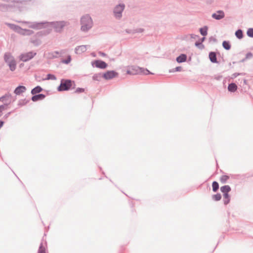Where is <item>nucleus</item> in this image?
<instances>
[{
  "label": "nucleus",
  "mask_w": 253,
  "mask_h": 253,
  "mask_svg": "<svg viewBox=\"0 0 253 253\" xmlns=\"http://www.w3.org/2000/svg\"><path fill=\"white\" fill-rule=\"evenodd\" d=\"M209 58L212 62H216V56L214 52H211L209 54Z\"/></svg>",
  "instance_id": "dca6fc26"
},
{
  "label": "nucleus",
  "mask_w": 253,
  "mask_h": 253,
  "mask_svg": "<svg viewBox=\"0 0 253 253\" xmlns=\"http://www.w3.org/2000/svg\"><path fill=\"white\" fill-rule=\"evenodd\" d=\"M92 65L96 67L101 69H105L107 67V64L101 60H95L92 62Z\"/></svg>",
  "instance_id": "1a4fd4ad"
},
{
  "label": "nucleus",
  "mask_w": 253,
  "mask_h": 253,
  "mask_svg": "<svg viewBox=\"0 0 253 253\" xmlns=\"http://www.w3.org/2000/svg\"><path fill=\"white\" fill-rule=\"evenodd\" d=\"M124 7V4H119L115 7L114 10V13L116 17L120 18L121 16V13L123 11Z\"/></svg>",
  "instance_id": "6e6552de"
},
{
  "label": "nucleus",
  "mask_w": 253,
  "mask_h": 253,
  "mask_svg": "<svg viewBox=\"0 0 253 253\" xmlns=\"http://www.w3.org/2000/svg\"><path fill=\"white\" fill-rule=\"evenodd\" d=\"M38 253H45V252L43 248H40L39 250Z\"/></svg>",
  "instance_id": "473e14b6"
},
{
  "label": "nucleus",
  "mask_w": 253,
  "mask_h": 253,
  "mask_svg": "<svg viewBox=\"0 0 253 253\" xmlns=\"http://www.w3.org/2000/svg\"><path fill=\"white\" fill-rule=\"evenodd\" d=\"M10 96L9 95H5L4 96H2L1 97H0V101H4V99L5 98H7V99H9L10 98Z\"/></svg>",
  "instance_id": "c85d7f7f"
},
{
  "label": "nucleus",
  "mask_w": 253,
  "mask_h": 253,
  "mask_svg": "<svg viewBox=\"0 0 253 253\" xmlns=\"http://www.w3.org/2000/svg\"><path fill=\"white\" fill-rule=\"evenodd\" d=\"M42 91V88L40 86H37L32 90L31 93L32 94H36L37 93H40Z\"/></svg>",
  "instance_id": "f3484780"
},
{
  "label": "nucleus",
  "mask_w": 253,
  "mask_h": 253,
  "mask_svg": "<svg viewBox=\"0 0 253 253\" xmlns=\"http://www.w3.org/2000/svg\"><path fill=\"white\" fill-rule=\"evenodd\" d=\"M100 78V76L99 75H95L93 77V79L94 80L99 81Z\"/></svg>",
  "instance_id": "c756f323"
},
{
  "label": "nucleus",
  "mask_w": 253,
  "mask_h": 253,
  "mask_svg": "<svg viewBox=\"0 0 253 253\" xmlns=\"http://www.w3.org/2000/svg\"><path fill=\"white\" fill-rule=\"evenodd\" d=\"M85 50V47L84 46H79L77 49H76V50L77 51H79L80 50L81 51H84V50Z\"/></svg>",
  "instance_id": "cd10ccee"
},
{
  "label": "nucleus",
  "mask_w": 253,
  "mask_h": 253,
  "mask_svg": "<svg viewBox=\"0 0 253 253\" xmlns=\"http://www.w3.org/2000/svg\"><path fill=\"white\" fill-rule=\"evenodd\" d=\"M36 55V52L30 51L27 53L21 54L19 56V58L20 61L23 62H27L32 59Z\"/></svg>",
  "instance_id": "39448f33"
},
{
  "label": "nucleus",
  "mask_w": 253,
  "mask_h": 253,
  "mask_svg": "<svg viewBox=\"0 0 253 253\" xmlns=\"http://www.w3.org/2000/svg\"><path fill=\"white\" fill-rule=\"evenodd\" d=\"M84 89L83 88H78L75 90V92L77 93H82L84 92Z\"/></svg>",
  "instance_id": "bb28decb"
},
{
  "label": "nucleus",
  "mask_w": 253,
  "mask_h": 253,
  "mask_svg": "<svg viewBox=\"0 0 253 253\" xmlns=\"http://www.w3.org/2000/svg\"><path fill=\"white\" fill-rule=\"evenodd\" d=\"M67 25V23L63 21L56 22L50 24V27L55 29L56 32H61L63 28Z\"/></svg>",
  "instance_id": "423d86ee"
},
{
  "label": "nucleus",
  "mask_w": 253,
  "mask_h": 253,
  "mask_svg": "<svg viewBox=\"0 0 253 253\" xmlns=\"http://www.w3.org/2000/svg\"><path fill=\"white\" fill-rule=\"evenodd\" d=\"M221 198V196L220 194H217L212 196V199L214 201H219Z\"/></svg>",
  "instance_id": "4be33fe9"
},
{
  "label": "nucleus",
  "mask_w": 253,
  "mask_h": 253,
  "mask_svg": "<svg viewBox=\"0 0 253 253\" xmlns=\"http://www.w3.org/2000/svg\"><path fill=\"white\" fill-rule=\"evenodd\" d=\"M178 70H179V68H177V71H178Z\"/></svg>",
  "instance_id": "4c0bfd02"
},
{
  "label": "nucleus",
  "mask_w": 253,
  "mask_h": 253,
  "mask_svg": "<svg viewBox=\"0 0 253 253\" xmlns=\"http://www.w3.org/2000/svg\"><path fill=\"white\" fill-rule=\"evenodd\" d=\"M126 73L129 75H136V74H144L148 75L151 74L149 70L146 69L140 68L139 67L131 66L129 67Z\"/></svg>",
  "instance_id": "f03ea898"
},
{
  "label": "nucleus",
  "mask_w": 253,
  "mask_h": 253,
  "mask_svg": "<svg viewBox=\"0 0 253 253\" xmlns=\"http://www.w3.org/2000/svg\"><path fill=\"white\" fill-rule=\"evenodd\" d=\"M224 199H230V197L228 193H223Z\"/></svg>",
  "instance_id": "7c9ffc66"
},
{
  "label": "nucleus",
  "mask_w": 253,
  "mask_h": 253,
  "mask_svg": "<svg viewBox=\"0 0 253 253\" xmlns=\"http://www.w3.org/2000/svg\"><path fill=\"white\" fill-rule=\"evenodd\" d=\"M224 13L222 10L217 11L216 13L212 14V17L216 19L220 20L222 19L224 17Z\"/></svg>",
  "instance_id": "9d476101"
},
{
  "label": "nucleus",
  "mask_w": 253,
  "mask_h": 253,
  "mask_svg": "<svg viewBox=\"0 0 253 253\" xmlns=\"http://www.w3.org/2000/svg\"><path fill=\"white\" fill-rule=\"evenodd\" d=\"M237 89V86L234 83H231L229 84L228 89L229 91L235 92Z\"/></svg>",
  "instance_id": "ddd939ff"
},
{
  "label": "nucleus",
  "mask_w": 253,
  "mask_h": 253,
  "mask_svg": "<svg viewBox=\"0 0 253 253\" xmlns=\"http://www.w3.org/2000/svg\"><path fill=\"white\" fill-rule=\"evenodd\" d=\"M72 82L68 80H62L61 82L60 86L58 87L59 91H64L69 90L72 85Z\"/></svg>",
  "instance_id": "20e7f679"
},
{
  "label": "nucleus",
  "mask_w": 253,
  "mask_h": 253,
  "mask_svg": "<svg viewBox=\"0 0 253 253\" xmlns=\"http://www.w3.org/2000/svg\"><path fill=\"white\" fill-rule=\"evenodd\" d=\"M212 190L214 192H216L218 189V188H219V185H218V183L216 181L213 182L212 184Z\"/></svg>",
  "instance_id": "a211bd4d"
},
{
  "label": "nucleus",
  "mask_w": 253,
  "mask_h": 253,
  "mask_svg": "<svg viewBox=\"0 0 253 253\" xmlns=\"http://www.w3.org/2000/svg\"><path fill=\"white\" fill-rule=\"evenodd\" d=\"M26 90V88L24 86H19L14 90V93L16 95H20L24 92Z\"/></svg>",
  "instance_id": "9b49d317"
},
{
  "label": "nucleus",
  "mask_w": 253,
  "mask_h": 253,
  "mask_svg": "<svg viewBox=\"0 0 253 253\" xmlns=\"http://www.w3.org/2000/svg\"><path fill=\"white\" fill-rule=\"evenodd\" d=\"M187 56L185 54H181L180 56L177 57L176 61L179 62H183L186 61Z\"/></svg>",
  "instance_id": "2eb2a0df"
},
{
  "label": "nucleus",
  "mask_w": 253,
  "mask_h": 253,
  "mask_svg": "<svg viewBox=\"0 0 253 253\" xmlns=\"http://www.w3.org/2000/svg\"><path fill=\"white\" fill-rule=\"evenodd\" d=\"M220 190L223 193H227L231 191V188L229 185H225L220 187Z\"/></svg>",
  "instance_id": "4468645a"
},
{
  "label": "nucleus",
  "mask_w": 253,
  "mask_h": 253,
  "mask_svg": "<svg viewBox=\"0 0 253 253\" xmlns=\"http://www.w3.org/2000/svg\"><path fill=\"white\" fill-rule=\"evenodd\" d=\"M235 35H236V36L238 39H241L243 38V32H242V30H237L235 33Z\"/></svg>",
  "instance_id": "412c9836"
},
{
  "label": "nucleus",
  "mask_w": 253,
  "mask_h": 253,
  "mask_svg": "<svg viewBox=\"0 0 253 253\" xmlns=\"http://www.w3.org/2000/svg\"><path fill=\"white\" fill-rule=\"evenodd\" d=\"M81 23V30L84 32L87 31L92 27L93 25L92 20L88 15H84L82 17Z\"/></svg>",
  "instance_id": "f257e3e1"
},
{
  "label": "nucleus",
  "mask_w": 253,
  "mask_h": 253,
  "mask_svg": "<svg viewBox=\"0 0 253 253\" xmlns=\"http://www.w3.org/2000/svg\"><path fill=\"white\" fill-rule=\"evenodd\" d=\"M201 34L203 36H206L207 34V28L206 27L200 29Z\"/></svg>",
  "instance_id": "5701e85b"
},
{
  "label": "nucleus",
  "mask_w": 253,
  "mask_h": 253,
  "mask_svg": "<svg viewBox=\"0 0 253 253\" xmlns=\"http://www.w3.org/2000/svg\"><path fill=\"white\" fill-rule=\"evenodd\" d=\"M44 24H42V23H38V24H36V25H35L34 26V27L35 28H37V29H41L42 27H44L43 26Z\"/></svg>",
  "instance_id": "a878e982"
},
{
  "label": "nucleus",
  "mask_w": 253,
  "mask_h": 253,
  "mask_svg": "<svg viewBox=\"0 0 253 253\" xmlns=\"http://www.w3.org/2000/svg\"><path fill=\"white\" fill-rule=\"evenodd\" d=\"M143 31V30L142 29H140L139 31H138V32H142Z\"/></svg>",
  "instance_id": "c9c22d12"
},
{
  "label": "nucleus",
  "mask_w": 253,
  "mask_h": 253,
  "mask_svg": "<svg viewBox=\"0 0 253 253\" xmlns=\"http://www.w3.org/2000/svg\"><path fill=\"white\" fill-rule=\"evenodd\" d=\"M222 45H223V47L227 50H229L231 47L230 43L228 42H226V41H224L223 42Z\"/></svg>",
  "instance_id": "6ab92c4d"
},
{
  "label": "nucleus",
  "mask_w": 253,
  "mask_h": 253,
  "mask_svg": "<svg viewBox=\"0 0 253 253\" xmlns=\"http://www.w3.org/2000/svg\"><path fill=\"white\" fill-rule=\"evenodd\" d=\"M118 73L114 71H108L103 75L105 80H110L118 76Z\"/></svg>",
  "instance_id": "0eeeda50"
},
{
  "label": "nucleus",
  "mask_w": 253,
  "mask_h": 253,
  "mask_svg": "<svg viewBox=\"0 0 253 253\" xmlns=\"http://www.w3.org/2000/svg\"><path fill=\"white\" fill-rule=\"evenodd\" d=\"M7 108V105L4 104L0 106V116L1 115L2 111L5 110Z\"/></svg>",
  "instance_id": "393cba45"
},
{
  "label": "nucleus",
  "mask_w": 253,
  "mask_h": 253,
  "mask_svg": "<svg viewBox=\"0 0 253 253\" xmlns=\"http://www.w3.org/2000/svg\"><path fill=\"white\" fill-rule=\"evenodd\" d=\"M44 97H45L44 95L42 94H40L38 95H36L33 96L32 98V101L35 102V101H37L39 100H42V99H44Z\"/></svg>",
  "instance_id": "f8f14e48"
},
{
  "label": "nucleus",
  "mask_w": 253,
  "mask_h": 253,
  "mask_svg": "<svg viewBox=\"0 0 253 253\" xmlns=\"http://www.w3.org/2000/svg\"><path fill=\"white\" fill-rule=\"evenodd\" d=\"M4 58L5 61L8 64L10 70L14 71L16 69V63L13 56L10 53H6L4 54Z\"/></svg>",
  "instance_id": "7ed1b4c3"
},
{
  "label": "nucleus",
  "mask_w": 253,
  "mask_h": 253,
  "mask_svg": "<svg viewBox=\"0 0 253 253\" xmlns=\"http://www.w3.org/2000/svg\"><path fill=\"white\" fill-rule=\"evenodd\" d=\"M229 178V177L227 175H222L220 178V180L222 183H225Z\"/></svg>",
  "instance_id": "aec40b11"
},
{
  "label": "nucleus",
  "mask_w": 253,
  "mask_h": 253,
  "mask_svg": "<svg viewBox=\"0 0 253 253\" xmlns=\"http://www.w3.org/2000/svg\"><path fill=\"white\" fill-rule=\"evenodd\" d=\"M10 27L12 29H13L14 30H18V27L14 26V25H9Z\"/></svg>",
  "instance_id": "72a5a7b5"
},
{
  "label": "nucleus",
  "mask_w": 253,
  "mask_h": 253,
  "mask_svg": "<svg viewBox=\"0 0 253 253\" xmlns=\"http://www.w3.org/2000/svg\"><path fill=\"white\" fill-rule=\"evenodd\" d=\"M230 202V199H224V203L225 205L228 204Z\"/></svg>",
  "instance_id": "2f4dec72"
},
{
  "label": "nucleus",
  "mask_w": 253,
  "mask_h": 253,
  "mask_svg": "<svg viewBox=\"0 0 253 253\" xmlns=\"http://www.w3.org/2000/svg\"><path fill=\"white\" fill-rule=\"evenodd\" d=\"M1 8H2V6L0 4V10H1Z\"/></svg>",
  "instance_id": "e433bc0d"
},
{
  "label": "nucleus",
  "mask_w": 253,
  "mask_h": 253,
  "mask_svg": "<svg viewBox=\"0 0 253 253\" xmlns=\"http://www.w3.org/2000/svg\"><path fill=\"white\" fill-rule=\"evenodd\" d=\"M3 123H4V122H2V121H0V128L1 127H2V126H3Z\"/></svg>",
  "instance_id": "f704fd0d"
},
{
  "label": "nucleus",
  "mask_w": 253,
  "mask_h": 253,
  "mask_svg": "<svg viewBox=\"0 0 253 253\" xmlns=\"http://www.w3.org/2000/svg\"><path fill=\"white\" fill-rule=\"evenodd\" d=\"M247 35L248 36L253 38V29L250 28L247 31Z\"/></svg>",
  "instance_id": "b1692460"
}]
</instances>
